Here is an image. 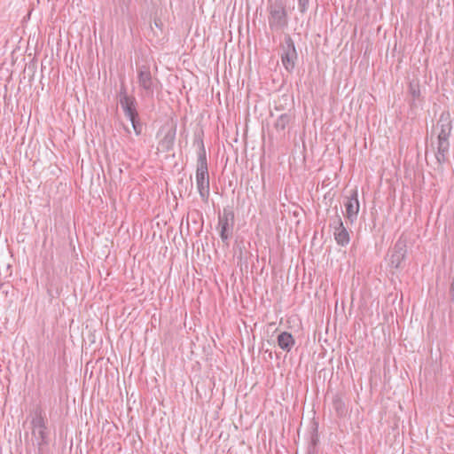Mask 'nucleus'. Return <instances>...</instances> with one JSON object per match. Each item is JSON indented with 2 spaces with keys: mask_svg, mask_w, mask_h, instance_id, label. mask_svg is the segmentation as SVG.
I'll return each instance as SVG.
<instances>
[{
  "mask_svg": "<svg viewBox=\"0 0 454 454\" xmlns=\"http://www.w3.org/2000/svg\"><path fill=\"white\" fill-rule=\"evenodd\" d=\"M294 119V116L291 112L285 113L278 116L273 124L274 131L278 137L282 138L286 137Z\"/></svg>",
  "mask_w": 454,
  "mask_h": 454,
  "instance_id": "10",
  "label": "nucleus"
},
{
  "mask_svg": "<svg viewBox=\"0 0 454 454\" xmlns=\"http://www.w3.org/2000/svg\"><path fill=\"white\" fill-rule=\"evenodd\" d=\"M409 92L411 95L413 100L419 98L420 96V90L419 84L411 82L409 85Z\"/></svg>",
  "mask_w": 454,
  "mask_h": 454,
  "instance_id": "17",
  "label": "nucleus"
},
{
  "mask_svg": "<svg viewBox=\"0 0 454 454\" xmlns=\"http://www.w3.org/2000/svg\"><path fill=\"white\" fill-rule=\"evenodd\" d=\"M137 83L141 90V96L144 98H153L154 90L157 88L158 80L153 78L150 68L142 66L137 69Z\"/></svg>",
  "mask_w": 454,
  "mask_h": 454,
  "instance_id": "4",
  "label": "nucleus"
},
{
  "mask_svg": "<svg viewBox=\"0 0 454 454\" xmlns=\"http://www.w3.org/2000/svg\"><path fill=\"white\" fill-rule=\"evenodd\" d=\"M309 0H298V8L301 13H304L309 7Z\"/></svg>",
  "mask_w": 454,
  "mask_h": 454,
  "instance_id": "20",
  "label": "nucleus"
},
{
  "mask_svg": "<svg viewBox=\"0 0 454 454\" xmlns=\"http://www.w3.org/2000/svg\"><path fill=\"white\" fill-rule=\"evenodd\" d=\"M331 226L334 229L333 235L337 244L342 247L348 245L350 240L349 232L339 215L332 220Z\"/></svg>",
  "mask_w": 454,
  "mask_h": 454,
  "instance_id": "9",
  "label": "nucleus"
},
{
  "mask_svg": "<svg viewBox=\"0 0 454 454\" xmlns=\"http://www.w3.org/2000/svg\"><path fill=\"white\" fill-rule=\"evenodd\" d=\"M294 343L295 341L293 335L287 332H283L278 336V345L285 351L289 352Z\"/></svg>",
  "mask_w": 454,
  "mask_h": 454,
  "instance_id": "13",
  "label": "nucleus"
},
{
  "mask_svg": "<svg viewBox=\"0 0 454 454\" xmlns=\"http://www.w3.org/2000/svg\"><path fill=\"white\" fill-rule=\"evenodd\" d=\"M131 121L133 129L137 136H139L143 130V125L139 120V116H136L135 118L129 119Z\"/></svg>",
  "mask_w": 454,
  "mask_h": 454,
  "instance_id": "16",
  "label": "nucleus"
},
{
  "mask_svg": "<svg viewBox=\"0 0 454 454\" xmlns=\"http://www.w3.org/2000/svg\"><path fill=\"white\" fill-rule=\"evenodd\" d=\"M345 217L347 221L353 223L357 219L360 205L358 201L357 190H352L350 195L347 196L344 200Z\"/></svg>",
  "mask_w": 454,
  "mask_h": 454,
  "instance_id": "8",
  "label": "nucleus"
},
{
  "mask_svg": "<svg viewBox=\"0 0 454 454\" xmlns=\"http://www.w3.org/2000/svg\"><path fill=\"white\" fill-rule=\"evenodd\" d=\"M268 21L271 30H283L287 27V12L286 4L281 0H276L270 4Z\"/></svg>",
  "mask_w": 454,
  "mask_h": 454,
  "instance_id": "3",
  "label": "nucleus"
},
{
  "mask_svg": "<svg viewBox=\"0 0 454 454\" xmlns=\"http://www.w3.org/2000/svg\"><path fill=\"white\" fill-rule=\"evenodd\" d=\"M281 61L286 71L291 72L295 67L297 52L294 43L289 35L285 36L284 43L281 46Z\"/></svg>",
  "mask_w": 454,
  "mask_h": 454,
  "instance_id": "5",
  "label": "nucleus"
},
{
  "mask_svg": "<svg viewBox=\"0 0 454 454\" xmlns=\"http://www.w3.org/2000/svg\"><path fill=\"white\" fill-rule=\"evenodd\" d=\"M452 130L450 114L444 112L440 115L437 121L435 131L437 132V145L435 158L439 164H442L447 160V154L450 149L449 137Z\"/></svg>",
  "mask_w": 454,
  "mask_h": 454,
  "instance_id": "1",
  "label": "nucleus"
},
{
  "mask_svg": "<svg viewBox=\"0 0 454 454\" xmlns=\"http://www.w3.org/2000/svg\"><path fill=\"white\" fill-rule=\"evenodd\" d=\"M196 184L201 200L204 202H207L209 197V175L204 148H202L198 157L196 168Z\"/></svg>",
  "mask_w": 454,
  "mask_h": 454,
  "instance_id": "2",
  "label": "nucleus"
},
{
  "mask_svg": "<svg viewBox=\"0 0 454 454\" xmlns=\"http://www.w3.org/2000/svg\"><path fill=\"white\" fill-rule=\"evenodd\" d=\"M176 128L166 124L160 128L157 136L159 137L158 149L163 152L170 151L175 143Z\"/></svg>",
  "mask_w": 454,
  "mask_h": 454,
  "instance_id": "7",
  "label": "nucleus"
},
{
  "mask_svg": "<svg viewBox=\"0 0 454 454\" xmlns=\"http://www.w3.org/2000/svg\"><path fill=\"white\" fill-rule=\"evenodd\" d=\"M33 434L37 441V444L42 446L47 442L46 427L33 430Z\"/></svg>",
  "mask_w": 454,
  "mask_h": 454,
  "instance_id": "15",
  "label": "nucleus"
},
{
  "mask_svg": "<svg viewBox=\"0 0 454 454\" xmlns=\"http://www.w3.org/2000/svg\"><path fill=\"white\" fill-rule=\"evenodd\" d=\"M125 116L128 119L135 118L138 115L137 110V100L134 97H131L124 101L119 102Z\"/></svg>",
  "mask_w": 454,
  "mask_h": 454,
  "instance_id": "12",
  "label": "nucleus"
},
{
  "mask_svg": "<svg viewBox=\"0 0 454 454\" xmlns=\"http://www.w3.org/2000/svg\"><path fill=\"white\" fill-rule=\"evenodd\" d=\"M332 403L333 407L339 417H343L347 413L348 408L340 395H333Z\"/></svg>",
  "mask_w": 454,
  "mask_h": 454,
  "instance_id": "14",
  "label": "nucleus"
},
{
  "mask_svg": "<svg viewBox=\"0 0 454 454\" xmlns=\"http://www.w3.org/2000/svg\"><path fill=\"white\" fill-rule=\"evenodd\" d=\"M131 97L132 96L128 95L126 86L122 82L121 85V89H120L119 94H118V100H119V102L124 101V100H126V99H128V98H129Z\"/></svg>",
  "mask_w": 454,
  "mask_h": 454,
  "instance_id": "19",
  "label": "nucleus"
},
{
  "mask_svg": "<svg viewBox=\"0 0 454 454\" xmlns=\"http://www.w3.org/2000/svg\"><path fill=\"white\" fill-rule=\"evenodd\" d=\"M405 253L404 245L399 242L396 243L389 258L390 265L394 268H399L405 257Z\"/></svg>",
  "mask_w": 454,
  "mask_h": 454,
  "instance_id": "11",
  "label": "nucleus"
},
{
  "mask_svg": "<svg viewBox=\"0 0 454 454\" xmlns=\"http://www.w3.org/2000/svg\"><path fill=\"white\" fill-rule=\"evenodd\" d=\"M33 430L46 427L43 418L41 415L36 416L32 420Z\"/></svg>",
  "mask_w": 454,
  "mask_h": 454,
  "instance_id": "18",
  "label": "nucleus"
},
{
  "mask_svg": "<svg viewBox=\"0 0 454 454\" xmlns=\"http://www.w3.org/2000/svg\"><path fill=\"white\" fill-rule=\"evenodd\" d=\"M234 226V213L231 209L224 208L218 216V228L220 237L223 242H227L231 237Z\"/></svg>",
  "mask_w": 454,
  "mask_h": 454,
  "instance_id": "6",
  "label": "nucleus"
}]
</instances>
